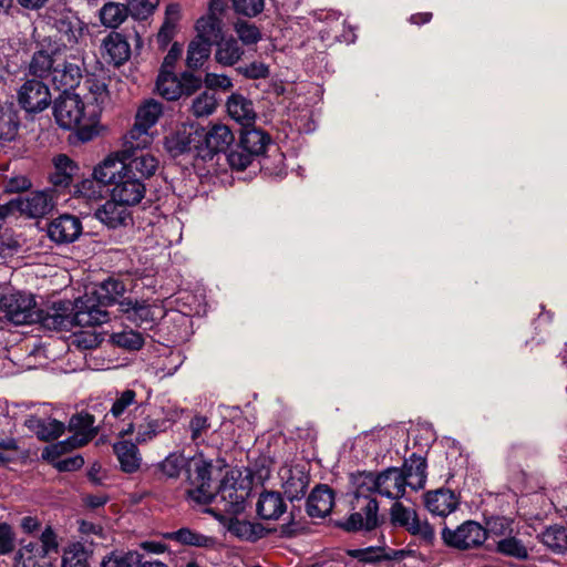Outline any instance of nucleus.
<instances>
[{
	"mask_svg": "<svg viewBox=\"0 0 567 567\" xmlns=\"http://www.w3.org/2000/svg\"><path fill=\"white\" fill-rule=\"evenodd\" d=\"M377 492L381 496L399 499L405 494V481L399 467H389L379 474L365 473L362 475L361 486L357 494L360 512H355L342 524L348 532L372 530L378 526L379 504L377 499L363 496L362 488Z\"/></svg>",
	"mask_w": 567,
	"mask_h": 567,
	"instance_id": "obj_1",
	"label": "nucleus"
},
{
	"mask_svg": "<svg viewBox=\"0 0 567 567\" xmlns=\"http://www.w3.org/2000/svg\"><path fill=\"white\" fill-rule=\"evenodd\" d=\"M40 323L48 330H70L74 326L90 327L97 326L109 320V313L91 303L90 300L79 298L71 308L69 301L54 302L47 310L39 309Z\"/></svg>",
	"mask_w": 567,
	"mask_h": 567,
	"instance_id": "obj_2",
	"label": "nucleus"
},
{
	"mask_svg": "<svg viewBox=\"0 0 567 567\" xmlns=\"http://www.w3.org/2000/svg\"><path fill=\"white\" fill-rule=\"evenodd\" d=\"M53 114L60 127L76 128L83 142L91 141L99 133V110L85 106L76 93L61 94L54 102Z\"/></svg>",
	"mask_w": 567,
	"mask_h": 567,
	"instance_id": "obj_3",
	"label": "nucleus"
},
{
	"mask_svg": "<svg viewBox=\"0 0 567 567\" xmlns=\"http://www.w3.org/2000/svg\"><path fill=\"white\" fill-rule=\"evenodd\" d=\"M58 549V536L51 526H47L39 540L20 543L13 553L12 567H52L50 555Z\"/></svg>",
	"mask_w": 567,
	"mask_h": 567,
	"instance_id": "obj_4",
	"label": "nucleus"
},
{
	"mask_svg": "<svg viewBox=\"0 0 567 567\" xmlns=\"http://www.w3.org/2000/svg\"><path fill=\"white\" fill-rule=\"evenodd\" d=\"M212 470L213 460L206 458L202 452L188 460L186 477L193 486V488L188 491V496L198 504L212 503L214 498Z\"/></svg>",
	"mask_w": 567,
	"mask_h": 567,
	"instance_id": "obj_5",
	"label": "nucleus"
},
{
	"mask_svg": "<svg viewBox=\"0 0 567 567\" xmlns=\"http://www.w3.org/2000/svg\"><path fill=\"white\" fill-rule=\"evenodd\" d=\"M239 472L231 471L221 480L217 491L214 489L212 502L223 506V511L229 514H238L245 508V502L249 496V484L239 482Z\"/></svg>",
	"mask_w": 567,
	"mask_h": 567,
	"instance_id": "obj_6",
	"label": "nucleus"
},
{
	"mask_svg": "<svg viewBox=\"0 0 567 567\" xmlns=\"http://www.w3.org/2000/svg\"><path fill=\"white\" fill-rule=\"evenodd\" d=\"M0 308L7 318L14 324H32L39 320V309L33 295L27 292H12L3 296Z\"/></svg>",
	"mask_w": 567,
	"mask_h": 567,
	"instance_id": "obj_7",
	"label": "nucleus"
},
{
	"mask_svg": "<svg viewBox=\"0 0 567 567\" xmlns=\"http://www.w3.org/2000/svg\"><path fill=\"white\" fill-rule=\"evenodd\" d=\"M49 18L60 34V41L63 47L73 48L84 39L86 27L74 11L66 8L54 10Z\"/></svg>",
	"mask_w": 567,
	"mask_h": 567,
	"instance_id": "obj_8",
	"label": "nucleus"
},
{
	"mask_svg": "<svg viewBox=\"0 0 567 567\" xmlns=\"http://www.w3.org/2000/svg\"><path fill=\"white\" fill-rule=\"evenodd\" d=\"M442 538L447 546L468 549L483 545L487 538V532L480 523L467 520L456 529L443 528Z\"/></svg>",
	"mask_w": 567,
	"mask_h": 567,
	"instance_id": "obj_9",
	"label": "nucleus"
},
{
	"mask_svg": "<svg viewBox=\"0 0 567 567\" xmlns=\"http://www.w3.org/2000/svg\"><path fill=\"white\" fill-rule=\"evenodd\" d=\"M390 518L394 526L406 529L427 544L434 539L433 527L427 522L421 520L413 508L406 507L400 502L393 503L390 509Z\"/></svg>",
	"mask_w": 567,
	"mask_h": 567,
	"instance_id": "obj_10",
	"label": "nucleus"
},
{
	"mask_svg": "<svg viewBox=\"0 0 567 567\" xmlns=\"http://www.w3.org/2000/svg\"><path fill=\"white\" fill-rule=\"evenodd\" d=\"M94 423L95 417L90 413L80 412L72 415L69 421V431L73 434L64 441L53 443L49 452L56 453L63 445L84 446L97 434Z\"/></svg>",
	"mask_w": 567,
	"mask_h": 567,
	"instance_id": "obj_11",
	"label": "nucleus"
},
{
	"mask_svg": "<svg viewBox=\"0 0 567 567\" xmlns=\"http://www.w3.org/2000/svg\"><path fill=\"white\" fill-rule=\"evenodd\" d=\"M11 206L30 218H41L51 213L55 206L53 190H37L18 196L11 199Z\"/></svg>",
	"mask_w": 567,
	"mask_h": 567,
	"instance_id": "obj_12",
	"label": "nucleus"
},
{
	"mask_svg": "<svg viewBox=\"0 0 567 567\" xmlns=\"http://www.w3.org/2000/svg\"><path fill=\"white\" fill-rule=\"evenodd\" d=\"M18 102L27 113H40L49 107L51 93L43 82L28 80L18 91Z\"/></svg>",
	"mask_w": 567,
	"mask_h": 567,
	"instance_id": "obj_13",
	"label": "nucleus"
},
{
	"mask_svg": "<svg viewBox=\"0 0 567 567\" xmlns=\"http://www.w3.org/2000/svg\"><path fill=\"white\" fill-rule=\"evenodd\" d=\"M62 60V48L56 41H43L33 53L29 72L38 78L52 76L53 69Z\"/></svg>",
	"mask_w": 567,
	"mask_h": 567,
	"instance_id": "obj_14",
	"label": "nucleus"
},
{
	"mask_svg": "<svg viewBox=\"0 0 567 567\" xmlns=\"http://www.w3.org/2000/svg\"><path fill=\"white\" fill-rule=\"evenodd\" d=\"M279 478L285 495L290 499H300L306 495L309 474L303 465H285L279 470Z\"/></svg>",
	"mask_w": 567,
	"mask_h": 567,
	"instance_id": "obj_15",
	"label": "nucleus"
},
{
	"mask_svg": "<svg viewBox=\"0 0 567 567\" xmlns=\"http://www.w3.org/2000/svg\"><path fill=\"white\" fill-rule=\"evenodd\" d=\"M81 220L70 214H63L52 219L47 228L49 238L59 244H71L79 239L82 234Z\"/></svg>",
	"mask_w": 567,
	"mask_h": 567,
	"instance_id": "obj_16",
	"label": "nucleus"
},
{
	"mask_svg": "<svg viewBox=\"0 0 567 567\" xmlns=\"http://www.w3.org/2000/svg\"><path fill=\"white\" fill-rule=\"evenodd\" d=\"M146 187L142 179L132 176L126 172H122L120 178L111 190V196L120 203L134 206L138 204L145 196Z\"/></svg>",
	"mask_w": 567,
	"mask_h": 567,
	"instance_id": "obj_17",
	"label": "nucleus"
},
{
	"mask_svg": "<svg viewBox=\"0 0 567 567\" xmlns=\"http://www.w3.org/2000/svg\"><path fill=\"white\" fill-rule=\"evenodd\" d=\"M94 216L112 229L125 227L132 223L130 206L112 197L95 210Z\"/></svg>",
	"mask_w": 567,
	"mask_h": 567,
	"instance_id": "obj_18",
	"label": "nucleus"
},
{
	"mask_svg": "<svg viewBox=\"0 0 567 567\" xmlns=\"http://www.w3.org/2000/svg\"><path fill=\"white\" fill-rule=\"evenodd\" d=\"M166 429V420L146 416L138 424H134L133 422L127 423L118 431V434L125 436L135 432V442L137 444H144L153 441L159 433L165 432Z\"/></svg>",
	"mask_w": 567,
	"mask_h": 567,
	"instance_id": "obj_19",
	"label": "nucleus"
},
{
	"mask_svg": "<svg viewBox=\"0 0 567 567\" xmlns=\"http://www.w3.org/2000/svg\"><path fill=\"white\" fill-rule=\"evenodd\" d=\"M82 80V68L79 63L63 62L53 69L51 81L61 94L72 93Z\"/></svg>",
	"mask_w": 567,
	"mask_h": 567,
	"instance_id": "obj_20",
	"label": "nucleus"
},
{
	"mask_svg": "<svg viewBox=\"0 0 567 567\" xmlns=\"http://www.w3.org/2000/svg\"><path fill=\"white\" fill-rule=\"evenodd\" d=\"M125 172L132 176H136L142 182L152 177L158 168V159L145 152L134 153L133 156L122 155Z\"/></svg>",
	"mask_w": 567,
	"mask_h": 567,
	"instance_id": "obj_21",
	"label": "nucleus"
},
{
	"mask_svg": "<svg viewBox=\"0 0 567 567\" xmlns=\"http://www.w3.org/2000/svg\"><path fill=\"white\" fill-rule=\"evenodd\" d=\"M204 128L194 124H183L169 141L171 148L185 153L193 148L199 150L203 145Z\"/></svg>",
	"mask_w": 567,
	"mask_h": 567,
	"instance_id": "obj_22",
	"label": "nucleus"
},
{
	"mask_svg": "<svg viewBox=\"0 0 567 567\" xmlns=\"http://www.w3.org/2000/svg\"><path fill=\"white\" fill-rule=\"evenodd\" d=\"M458 505L457 496L451 489L440 488L425 495V506L430 513L445 517Z\"/></svg>",
	"mask_w": 567,
	"mask_h": 567,
	"instance_id": "obj_23",
	"label": "nucleus"
},
{
	"mask_svg": "<svg viewBox=\"0 0 567 567\" xmlns=\"http://www.w3.org/2000/svg\"><path fill=\"white\" fill-rule=\"evenodd\" d=\"M122 172H125L123 157H120L118 154H111L94 167L93 177L103 186H114Z\"/></svg>",
	"mask_w": 567,
	"mask_h": 567,
	"instance_id": "obj_24",
	"label": "nucleus"
},
{
	"mask_svg": "<svg viewBox=\"0 0 567 567\" xmlns=\"http://www.w3.org/2000/svg\"><path fill=\"white\" fill-rule=\"evenodd\" d=\"M118 307L125 319L136 326L155 320V310L146 301L125 298L118 302Z\"/></svg>",
	"mask_w": 567,
	"mask_h": 567,
	"instance_id": "obj_25",
	"label": "nucleus"
},
{
	"mask_svg": "<svg viewBox=\"0 0 567 567\" xmlns=\"http://www.w3.org/2000/svg\"><path fill=\"white\" fill-rule=\"evenodd\" d=\"M400 472L404 475L406 487L413 491L422 489L426 483V461L422 456L412 454L405 460Z\"/></svg>",
	"mask_w": 567,
	"mask_h": 567,
	"instance_id": "obj_26",
	"label": "nucleus"
},
{
	"mask_svg": "<svg viewBox=\"0 0 567 567\" xmlns=\"http://www.w3.org/2000/svg\"><path fill=\"white\" fill-rule=\"evenodd\" d=\"M104 58L116 66L124 64L131 56V47L121 33L114 32L103 40Z\"/></svg>",
	"mask_w": 567,
	"mask_h": 567,
	"instance_id": "obj_27",
	"label": "nucleus"
},
{
	"mask_svg": "<svg viewBox=\"0 0 567 567\" xmlns=\"http://www.w3.org/2000/svg\"><path fill=\"white\" fill-rule=\"evenodd\" d=\"M334 504L333 493L327 485L316 487L308 497L307 513L311 517L323 518Z\"/></svg>",
	"mask_w": 567,
	"mask_h": 567,
	"instance_id": "obj_28",
	"label": "nucleus"
},
{
	"mask_svg": "<svg viewBox=\"0 0 567 567\" xmlns=\"http://www.w3.org/2000/svg\"><path fill=\"white\" fill-rule=\"evenodd\" d=\"M53 446L50 444L45 446L42 451V458L50 464H52L59 472H72L81 468L84 464V458L81 455L68 456L65 458H60L63 454L78 449L79 446L63 445L61 449L56 451V453L48 454V451Z\"/></svg>",
	"mask_w": 567,
	"mask_h": 567,
	"instance_id": "obj_29",
	"label": "nucleus"
},
{
	"mask_svg": "<svg viewBox=\"0 0 567 567\" xmlns=\"http://www.w3.org/2000/svg\"><path fill=\"white\" fill-rule=\"evenodd\" d=\"M227 112L231 118L247 127L255 121L252 102L241 94L234 93L227 100Z\"/></svg>",
	"mask_w": 567,
	"mask_h": 567,
	"instance_id": "obj_30",
	"label": "nucleus"
},
{
	"mask_svg": "<svg viewBox=\"0 0 567 567\" xmlns=\"http://www.w3.org/2000/svg\"><path fill=\"white\" fill-rule=\"evenodd\" d=\"M234 142V134L224 124H215L209 131H204L203 145L209 153L225 152Z\"/></svg>",
	"mask_w": 567,
	"mask_h": 567,
	"instance_id": "obj_31",
	"label": "nucleus"
},
{
	"mask_svg": "<svg viewBox=\"0 0 567 567\" xmlns=\"http://www.w3.org/2000/svg\"><path fill=\"white\" fill-rule=\"evenodd\" d=\"M125 291L124 284L121 280L109 278L104 280L93 292L96 297V302L92 298H83L90 300L95 307L104 310L103 307L113 305Z\"/></svg>",
	"mask_w": 567,
	"mask_h": 567,
	"instance_id": "obj_32",
	"label": "nucleus"
},
{
	"mask_svg": "<svg viewBox=\"0 0 567 567\" xmlns=\"http://www.w3.org/2000/svg\"><path fill=\"white\" fill-rule=\"evenodd\" d=\"M25 426L35 433V435L43 441H49L59 437L64 432V424L54 419H41L34 415L29 416Z\"/></svg>",
	"mask_w": 567,
	"mask_h": 567,
	"instance_id": "obj_33",
	"label": "nucleus"
},
{
	"mask_svg": "<svg viewBox=\"0 0 567 567\" xmlns=\"http://www.w3.org/2000/svg\"><path fill=\"white\" fill-rule=\"evenodd\" d=\"M83 87L87 92L85 94V97L89 101L87 106L96 107L100 114L102 106L110 100V93L105 80L97 78L94 74H90L85 78Z\"/></svg>",
	"mask_w": 567,
	"mask_h": 567,
	"instance_id": "obj_34",
	"label": "nucleus"
},
{
	"mask_svg": "<svg viewBox=\"0 0 567 567\" xmlns=\"http://www.w3.org/2000/svg\"><path fill=\"white\" fill-rule=\"evenodd\" d=\"M256 511L262 519H278L286 512V503L277 492L261 493Z\"/></svg>",
	"mask_w": 567,
	"mask_h": 567,
	"instance_id": "obj_35",
	"label": "nucleus"
},
{
	"mask_svg": "<svg viewBox=\"0 0 567 567\" xmlns=\"http://www.w3.org/2000/svg\"><path fill=\"white\" fill-rule=\"evenodd\" d=\"M152 142L153 136L150 133V130L134 124V126L124 136L121 155L133 156L137 151L143 152V150L151 145Z\"/></svg>",
	"mask_w": 567,
	"mask_h": 567,
	"instance_id": "obj_36",
	"label": "nucleus"
},
{
	"mask_svg": "<svg viewBox=\"0 0 567 567\" xmlns=\"http://www.w3.org/2000/svg\"><path fill=\"white\" fill-rule=\"evenodd\" d=\"M121 468L125 473H134L141 465V456L135 443L130 441L117 442L113 446Z\"/></svg>",
	"mask_w": 567,
	"mask_h": 567,
	"instance_id": "obj_37",
	"label": "nucleus"
},
{
	"mask_svg": "<svg viewBox=\"0 0 567 567\" xmlns=\"http://www.w3.org/2000/svg\"><path fill=\"white\" fill-rule=\"evenodd\" d=\"M188 460L183 453L172 452L162 462L155 465V473L161 478H178L183 471L186 472Z\"/></svg>",
	"mask_w": 567,
	"mask_h": 567,
	"instance_id": "obj_38",
	"label": "nucleus"
},
{
	"mask_svg": "<svg viewBox=\"0 0 567 567\" xmlns=\"http://www.w3.org/2000/svg\"><path fill=\"white\" fill-rule=\"evenodd\" d=\"M142 406V403L136 400V392L131 389H126L120 393H117L109 414L113 416L115 420L124 421L131 412L137 411Z\"/></svg>",
	"mask_w": 567,
	"mask_h": 567,
	"instance_id": "obj_39",
	"label": "nucleus"
},
{
	"mask_svg": "<svg viewBox=\"0 0 567 567\" xmlns=\"http://www.w3.org/2000/svg\"><path fill=\"white\" fill-rule=\"evenodd\" d=\"M264 527L254 522L240 518H231L228 524V532L241 540L256 542L264 536Z\"/></svg>",
	"mask_w": 567,
	"mask_h": 567,
	"instance_id": "obj_40",
	"label": "nucleus"
},
{
	"mask_svg": "<svg viewBox=\"0 0 567 567\" xmlns=\"http://www.w3.org/2000/svg\"><path fill=\"white\" fill-rule=\"evenodd\" d=\"M540 543L556 554L567 551V528L560 525L547 527L538 535Z\"/></svg>",
	"mask_w": 567,
	"mask_h": 567,
	"instance_id": "obj_41",
	"label": "nucleus"
},
{
	"mask_svg": "<svg viewBox=\"0 0 567 567\" xmlns=\"http://www.w3.org/2000/svg\"><path fill=\"white\" fill-rule=\"evenodd\" d=\"M269 143L270 137L261 130L247 126L241 133L240 146L254 156L262 154Z\"/></svg>",
	"mask_w": 567,
	"mask_h": 567,
	"instance_id": "obj_42",
	"label": "nucleus"
},
{
	"mask_svg": "<svg viewBox=\"0 0 567 567\" xmlns=\"http://www.w3.org/2000/svg\"><path fill=\"white\" fill-rule=\"evenodd\" d=\"M156 90L161 96L168 101L177 100L182 96L181 78L162 69L156 81Z\"/></svg>",
	"mask_w": 567,
	"mask_h": 567,
	"instance_id": "obj_43",
	"label": "nucleus"
},
{
	"mask_svg": "<svg viewBox=\"0 0 567 567\" xmlns=\"http://www.w3.org/2000/svg\"><path fill=\"white\" fill-rule=\"evenodd\" d=\"M218 105V99L215 92L205 90L198 95L194 96L189 104L188 111L195 117H207L212 115Z\"/></svg>",
	"mask_w": 567,
	"mask_h": 567,
	"instance_id": "obj_44",
	"label": "nucleus"
},
{
	"mask_svg": "<svg viewBox=\"0 0 567 567\" xmlns=\"http://www.w3.org/2000/svg\"><path fill=\"white\" fill-rule=\"evenodd\" d=\"M179 17L181 8L177 3H171L166 7L165 19L157 33V42L162 48L168 45V43L173 40Z\"/></svg>",
	"mask_w": 567,
	"mask_h": 567,
	"instance_id": "obj_45",
	"label": "nucleus"
},
{
	"mask_svg": "<svg viewBox=\"0 0 567 567\" xmlns=\"http://www.w3.org/2000/svg\"><path fill=\"white\" fill-rule=\"evenodd\" d=\"M195 29L197 38L212 44L217 43L223 37V21L218 18L203 16L197 20Z\"/></svg>",
	"mask_w": 567,
	"mask_h": 567,
	"instance_id": "obj_46",
	"label": "nucleus"
},
{
	"mask_svg": "<svg viewBox=\"0 0 567 567\" xmlns=\"http://www.w3.org/2000/svg\"><path fill=\"white\" fill-rule=\"evenodd\" d=\"M76 165L66 155H59L54 158V172L51 174V182L54 186L66 187L72 182Z\"/></svg>",
	"mask_w": 567,
	"mask_h": 567,
	"instance_id": "obj_47",
	"label": "nucleus"
},
{
	"mask_svg": "<svg viewBox=\"0 0 567 567\" xmlns=\"http://www.w3.org/2000/svg\"><path fill=\"white\" fill-rule=\"evenodd\" d=\"M244 50L235 39H227L217 42L215 52L216 61L224 66L236 64L243 56Z\"/></svg>",
	"mask_w": 567,
	"mask_h": 567,
	"instance_id": "obj_48",
	"label": "nucleus"
},
{
	"mask_svg": "<svg viewBox=\"0 0 567 567\" xmlns=\"http://www.w3.org/2000/svg\"><path fill=\"white\" fill-rule=\"evenodd\" d=\"M496 551L517 560H526L529 557L527 545L522 539L512 535L503 537L496 543Z\"/></svg>",
	"mask_w": 567,
	"mask_h": 567,
	"instance_id": "obj_49",
	"label": "nucleus"
},
{
	"mask_svg": "<svg viewBox=\"0 0 567 567\" xmlns=\"http://www.w3.org/2000/svg\"><path fill=\"white\" fill-rule=\"evenodd\" d=\"M128 13L127 4L107 2L100 10V20L103 25L115 29L126 20Z\"/></svg>",
	"mask_w": 567,
	"mask_h": 567,
	"instance_id": "obj_50",
	"label": "nucleus"
},
{
	"mask_svg": "<svg viewBox=\"0 0 567 567\" xmlns=\"http://www.w3.org/2000/svg\"><path fill=\"white\" fill-rule=\"evenodd\" d=\"M165 538L175 540L182 545L196 547H209L214 545V539L212 537L205 536L186 527L165 534Z\"/></svg>",
	"mask_w": 567,
	"mask_h": 567,
	"instance_id": "obj_51",
	"label": "nucleus"
},
{
	"mask_svg": "<svg viewBox=\"0 0 567 567\" xmlns=\"http://www.w3.org/2000/svg\"><path fill=\"white\" fill-rule=\"evenodd\" d=\"M212 43L199 38L190 41L187 49L186 63L189 69H198L207 61L212 51Z\"/></svg>",
	"mask_w": 567,
	"mask_h": 567,
	"instance_id": "obj_52",
	"label": "nucleus"
},
{
	"mask_svg": "<svg viewBox=\"0 0 567 567\" xmlns=\"http://www.w3.org/2000/svg\"><path fill=\"white\" fill-rule=\"evenodd\" d=\"M163 113V106L155 100L144 102L137 110L135 124L151 130Z\"/></svg>",
	"mask_w": 567,
	"mask_h": 567,
	"instance_id": "obj_53",
	"label": "nucleus"
},
{
	"mask_svg": "<svg viewBox=\"0 0 567 567\" xmlns=\"http://www.w3.org/2000/svg\"><path fill=\"white\" fill-rule=\"evenodd\" d=\"M141 555L137 551H113L101 563V567H137Z\"/></svg>",
	"mask_w": 567,
	"mask_h": 567,
	"instance_id": "obj_54",
	"label": "nucleus"
},
{
	"mask_svg": "<svg viewBox=\"0 0 567 567\" xmlns=\"http://www.w3.org/2000/svg\"><path fill=\"white\" fill-rule=\"evenodd\" d=\"M89 554L80 543L71 544L63 553L62 567H89Z\"/></svg>",
	"mask_w": 567,
	"mask_h": 567,
	"instance_id": "obj_55",
	"label": "nucleus"
},
{
	"mask_svg": "<svg viewBox=\"0 0 567 567\" xmlns=\"http://www.w3.org/2000/svg\"><path fill=\"white\" fill-rule=\"evenodd\" d=\"M111 340L117 347L127 350H138L142 348L144 343L142 334L134 330H123L120 332H114L111 336Z\"/></svg>",
	"mask_w": 567,
	"mask_h": 567,
	"instance_id": "obj_56",
	"label": "nucleus"
},
{
	"mask_svg": "<svg viewBox=\"0 0 567 567\" xmlns=\"http://www.w3.org/2000/svg\"><path fill=\"white\" fill-rule=\"evenodd\" d=\"M209 429L210 422L208 417L199 414L193 416L188 423V431L190 433L192 442L195 445L204 443Z\"/></svg>",
	"mask_w": 567,
	"mask_h": 567,
	"instance_id": "obj_57",
	"label": "nucleus"
},
{
	"mask_svg": "<svg viewBox=\"0 0 567 567\" xmlns=\"http://www.w3.org/2000/svg\"><path fill=\"white\" fill-rule=\"evenodd\" d=\"M159 0H128L130 14L135 19H146L158 6Z\"/></svg>",
	"mask_w": 567,
	"mask_h": 567,
	"instance_id": "obj_58",
	"label": "nucleus"
},
{
	"mask_svg": "<svg viewBox=\"0 0 567 567\" xmlns=\"http://www.w3.org/2000/svg\"><path fill=\"white\" fill-rule=\"evenodd\" d=\"M235 30L244 44H256L261 39L259 29L247 21H238L235 24Z\"/></svg>",
	"mask_w": 567,
	"mask_h": 567,
	"instance_id": "obj_59",
	"label": "nucleus"
},
{
	"mask_svg": "<svg viewBox=\"0 0 567 567\" xmlns=\"http://www.w3.org/2000/svg\"><path fill=\"white\" fill-rule=\"evenodd\" d=\"M236 12L246 17L258 16L265 7L264 0H231Z\"/></svg>",
	"mask_w": 567,
	"mask_h": 567,
	"instance_id": "obj_60",
	"label": "nucleus"
},
{
	"mask_svg": "<svg viewBox=\"0 0 567 567\" xmlns=\"http://www.w3.org/2000/svg\"><path fill=\"white\" fill-rule=\"evenodd\" d=\"M237 71L245 78L251 80L266 79L269 75V66L257 61L247 65H240L237 68Z\"/></svg>",
	"mask_w": 567,
	"mask_h": 567,
	"instance_id": "obj_61",
	"label": "nucleus"
},
{
	"mask_svg": "<svg viewBox=\"0 0 567 567\" xmlns=\"http://www.w3.org/2000/svg\"><path fill=\"white\" fill-rule=\"evenodd\" d=\"M204 83L206 89L214 92L216 90H220L227 92L233 87V81L225 74L218 73H206Z\"/></svg>",
	"mask_w": 567,
	"mask_h": 567,
	"instance_id": "obj_62",
	"label": "nucleus"
},
{
	"mask_svg": "<svg viewBox=\"0 0 567 567\" xmlns=\"http://www.w3.org/2000/svg\"><path fill=\"white\" fill-rule=\"evenodd\" d=\"M252 157V154L244 151V148L239 145L238 150H234L227 155V161L231 168L244 171L250 165Z\"/></svg>",
	"mask_w": 567,
	"mask_h": 567,
	"instance_id": "obj_63",
	"label": "nucleus"
},
{
	"mask_svg": "<svg viewBox=\"0 0 567 567\" xmlns=\"http://www.w3.org/2000/svg\"><path fill=\"white\" fill-rule=\"evenodd\" d=\"M19 454V445L13 437L0 440V465H6L17 458Z\"/></svg>",
	"mask_w": 567,
	"mask_h": 567,
	"instance_id": "obj_64",
	"label": "nucleus"
}]
</instances>
